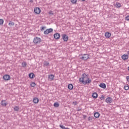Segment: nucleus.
<instances>
[{"label":"nucleus","instance_id":"f257e3e1","mask_svg":"<svg viewBox=\"0 0 129 129\" xmlns=\"http://www.w3.org/2000/svg\"><path fill=\"white\" fill-rule=\"evenodd\" d=\"M79 81L83 84H84V85L91 83V80L88 77V75H86L85 73L82 75L81 78H79Z\"/></svg>","mask_w":129,"mask_h":129},{"label":"nucleus","instance_id":"f03ea898","mask_svg":"<svg viewBox=\"0 0 129 129\" xmlns=\"http://www.w3.org/2000/svg\"><path fill=\"white\" fill-rule=\"evenodd\" d=\"M81 56L80 57V59L83 61H87L88 59H90V57H89V54H81Z\"/></svg>","mask_w":129,"mask_h":129},{"label":"nucleus","instance_id":"7ed1b4c3","mask_svg":"<svg viewBox=\"0 0 129 129\" xmlns=\"http://www.w3.org/2000/svg\"><path fill=\"white\" fill-rule=\"evenodd\" d=\"M42 41V39L40 37H35L33 39V43L34 44H40V42Z\"/></svg>","mask_w":129,"mask_h":129},{"label":"nucleus","instance_id":"20e7f679","mask_svg":"<svg viewBox=\"0 0 129 129\" xmlns=\"http://www.w3.org/2000/svg\"><path fill=\"white\" fill-rule=\"evenodd\" d=\"M34 12L36 15H39L41 13V9L39 7H35L34 8Z\"/></svg>","mask_w":129,"mask_h":129},{"label":"nucleus","instance_id":"39448f33","mask_svg":"<svg viewBox=\"0 0 129 129\" xmlns=\"http://www.w3.org/2000/svg\"><path fill=\"white\" fill-rule=\"evenodd\" d=\"M53 32V29L49 28L47 29L45 31H44V35H48V34H50V33H52Z\"/></svg>","mask_w":129,"mask_h":129},{"label":"nucleus","instance_id":"423d86ee","mask_svg":"<svg viewBox=\"0 0 129 129\" xmlns=\"http://www.w3.org/2000/svg\"><path fill=\"white\" fill-rule=\"evenodd\" d=\"M112 98L110 97H108L107 98H106L105 101L106 102V103H111L112 102Z\"/></svg>","mask_w":129,"mask_h":129},{"label":"nucleus","instance_id":"0eeeda50","mask_svg":"<svg viewBox=\"0 0 129 129\" xmlns=\"http://www.w3.org/2000/svg\"><path fill=\"white\" fill-rule=\"evenodd\" d=\"M3 79H4V80H10V79H11V76H10V75H5L4 77H3Z\"/></svg>","mask_w":129,"mask_h":129},{"label":"nucleus","instance_id":"6e6552de","mask_svg":"<svg viewBox=\"0 0 129 129\" xmlns=\"http://www.w3.org/2000/svg\"><path fill=\"white\" fill-rule=\"evenodd\" d=\"M62 39L64 42H67L68 41V36L66 34L62 35Z\"/></svg>","mask_w":129,"mask_h":129},{"label":"nucleus","instance_id":"1a4fd4ad","mask_svg":"<svg viewBox=\"0 0 129 129\" xmlns=\"http://www.w3.org/2000/svg\"><path fill=\"white\" fill-rule=\"evenodd\" d=\"M54 39L58 40L60 39V33H55L53 35Z\"/></svg>","mask_w":129,"mask_h":129},{"label":"nucleus","instance_id":"9d476101","mask_svg":"<svg viewBox=\"0 0 129 129\" xmlns=\"http://www.w3.org/2000/svg\"><path fill=\"white\" fill-rule=\"evenodd\" d=\"M121 58L123 60H127L128 59V55L123 54L121 56Z\"/></svg>","mask_w":129,"mask_h":129},{"label":"nucleus","instance_id":"9b49d317","mask_svg":"<svg viewBox=\"0 0 129 129\" xmlns=\"http://www.w3.org/2000/svg\"><path fill=\"white\" fill-rule=\"evenodd\" d=\"M105 37L108 39V38H110V37H111V34L109 32H106L105 33Z\"/></svg>","mask_w":129,"mask_h":129},{"label":"nucleus","instance_id":"f8f14e48","mask_svg":"<svg viewBox=\"0 0 129 129\" xmlns=\"http://www.w3.org/2000/svg\"><path fill=\"white\" fill-rule=\"evenodd\" d=\"M99 87H101V88L105 89V88H106V85L104 83H101L99 84Z\"/></svg>","mask_w":129,"mask_h":129},{"label":"nucleus","instance_id":"ddd939ff","mask_svg":"<svg viewBox=\"0 0 129 129\" xmlns=\"http://www.w3.org/2000/svg\"><path fill=\"white\" fill-rule=\"evenodd\" d=\"M1 103L3 105V106H7V105H8V103H7L6 100H2Z\"/></svg>","mask_w":129,"mask_h":129},{"label":"nucleus","instance_id":"4468645a","mask_svg":"<svg viewBox=\"0 0 129 129\" xmlns=\"http://www.w3.org/2000/svg\"><path fill=\"white\" fill-rule=\"evenodd\" d=\"M94 116L96 118H98V117H99V116H100V113H99V112H96L94 113Z\"/></svg>","mask_w":129,"mask_h":129},{"label":"nucleus","instance_id":"2eb2a0df","mask_svg":"<svg viewBox=\"0 0 129 129\" xmlns=\"http://www.w3.org/2000/svg\"><path fill=\"white\" fill-rule=\"evenodd\" d=\"M29 77L31 78V79H33L35 78V74L33 73H31L29 74Z\"/></svg>","mask_w":129,"mask_h":129},{"label":"nucleus","instance_id":"dca6fc26","mask_svg":"<svg viewBox=\"0 0 129 129\" xmlns=\"http://www.w3.org/2000/svg\"><path fill=\"white\" fill-rule=\"evenodd\" d=\"M33 101L34 102V103H38L39 102V98H37V97H34L33 99Z\"/></svg>","mask_w":129,"mask_h":129},{"label":"nucleus","instance_id":"f3484780","mask_svg":"<svg viewBox=\"0 0 129 129\" xmlns=\"http://www.w3.org/2000/svg\"><path fill=\"white\" fill-rule=\"evenodd\" d=\"M98 97V94H97V93L96 92H94L92 94V97L93 98H96L97 97Z\"/></svg>","mask_w":129,"mask_h":129},{"label":"nucleus","instance_id":"a211bd4d","mask_svg":"<svg viewBox=\"0 0 129 129\" xmlns=\"http://www.w3.org/2000/svg\"><path fill=\"white\" fill-rule=\"evenodd\" d=\"M55 77V76H54V75H48V78L49 79H50V80H54V78Z\"/></svg>","mask_w":129,"mask_h":129},{"label":"nucleus","instance_id":"6ab92c4d","mask_svg":"<svg viewBox=\"0 0 129 129\" xmlns=\"http://www.w3.org/2000/svg\"><path fill=\"white\" fill-rule=\"evenodd\" d=\"M68 87L70 90H72V89H73V85L72 84H70L68 85Z\"/></svg>","mask_w":129,"mask_h":129},{"label":"nucleus","instance_id":"aec40b11","mask_svg":"<svg viewBox=\"0 0 129 129\" xmlns=\"http://www.w3.org/2000/svg\"><path fill=\"white\" fill-rule=\"evenodd\" d=\"M22 66L23 68H26V66H27V62L25 61H24L22 63Z\"/></svg>","mask_w":129,"mask_h":129},{"label":"nucleus","instance_id":"412c9836","mask_svg":"<svg viewBox=\"0 0 129 129\" xmlns=\"http://www.w3.org/2000/svg\"><path fill=\"white\" fill-rule=\"evenodd\" d=\"M121 7V5L119 3H116V8H120Z\"/></svg>","mask_w":129,"mask_h":129},{"label":"nucleus","instance_id":"4be33fe9","mask_svg":"<svg viewBox=\"0 0 129 129\" xmlns=\"http://www.w3.org/2000/svg\"><path fill=\"white\" fill-rule=\"evenodd\" d=\"M14 109L15 111H19V109H20V108L19 107V106H16L14 107Z\"/></svg>","mask_w":129,"mask_h":129},{"label":"nucleus","instance_id":"5701e85b","mask_svg":"<svg viewBox=\"0 0 129 129\" xmlns=\"http://www.w3.org/2000/svg\"><path fill=\"white\" fill-rule=\"evenodd\" d=\"M59 126L62 128V129H70L69 127H65V126L63 125H59Z\"/></svg>","mask_w":129,"mask_h":129},{"label":"nucleus","instance_id":"b1692460","mask_svg":"<svg viewBox=\"0 0 129 129\" xmlns=\"http://www.w3.org/2000/svg\"><path fill=\"white\" fill-rule=\"evenodd\" d=\"M9 25H10V27H12V26L15 25V23H14L13 22L10 21L9 22Z\"/></svg>","mask_w":129,"mask_h":129},{"label":"nucleus","instance_id":"393cba45","mask_svg":"<svg viewBox=\"0 0 129 129\" xmlns=\"http://www.w3.org/2000/svg\"><path fill=\"white\" fill-rule=\"evenodd\" d=\"M124 87L125 90H128V89H129L128 85L126 84V85L124 86Z\"/></svg>","mask_w":129,"mask_h":129},{"label":"nucleus","instance_id":"a878e982","mask_svg":"<svg viewBox=\"0 0 129 129\" xmlns=\"http://www.w3.org/2000/svg\"><path fill=\"white\" fill-rule=\"evenodd\" d=\"M54 107H59V103H58L57 102H55L54 103Z\"/></svg>","mask_w":129,"mask_h":129},{"label":"nucleus","instance_id":"bb28decb","mask_svg":"<svg viewBox=\"0 0 129 129\" xmlns=\"http://www.w3.org/2000/svg\"><path fill=\"white\" fill-rule=\"evenodd\" d=\"M30 86H31V87H35V86H36V83H35L34 82H32L30 84Z\"/></svg>","mask_w":129,"mask_h":129},{"label":"nucleus","instance_id":"cd10ccee","mask_svg":"<svg viewBox=\"0 0 129 129\" xmlns=\"http://www.w3.org/2000/svg\"><path fill=\"white\" fill-rule=\"evenodd\" d=\"M71 2L74 4L77 3V0H71Z\"/></svg>","mask_w":129,"mask_h":129},{"label":"nucleus","instance_id":"c85d7f7f","mask_svg":"<svg viewBox=\"0 0 129 129\" xmlns=\"http://www.w3.org/2000/svg\"><path fill=\"white\" fill-rule=\"evenodd\" d=\"M48 14L50 16H53V15H54V13H53V11H50L49 12H48Z\"/></svg>","mask_w":129,"mask_h":129},{"label":"nucleus","instance_id":"c756f323","mask_svg":"<svg viewBox=\"0 0 129 129\" xmlns=\"http://www.w3.org/2000/svg\"><path fill=\"white\" fill-rule=\"evenodd\" d=\"M49 62L48 61H45L44 62V65L45 66H49Z\"/></svg>","mask_w":129,"mask_h":129},{"label":"nucleus","instance_id":"7c9ffc66","mask_svg":"<svg viewBox=\"0 0 129 129\" xmlns=\"http://www.w3.org/2000/svg\"><path fill=\"white\" fill-rule=\"evenodd\" d=\"M46 27L45 26H42L41 28H40V30L41 31H43L44 30V29H45Z\"/></svg>","mask_w":129,"mask_h":129},{"label":"nucleus","instance_id":"2f4dec72","mask_svg":"<svg viewBox=\"0 0 129 129\" xmlns=\"http://www.w3.org/2000/svg\"><path fill=\"white\" fill-rule=\"evenodd\" d=\"M101 100H103L104 99V96L102 95L101 97H100Z\"/></svg>","mask_w":129,"mask_h":129},{"label":"nucleus","instance_id":"473e14b6","mask_svg":"<svg viewBox=\"0 0 129 129\" xmlns=\"http://www.w3.org/2000/svg\"><path fill=\"white\" fill-rule=\"evenodd\" d=\"M88 120L90 121V120H92V117H89L88 118Z\"/></svg>","mask_w":129,"mask_h":129},{"label":"nucleus","instance_id":"72a5a7b5","mask_svg":"<svg viewBox=\"0 0 129 129\" xmlns=\"http://www.w3.org/2000/svg\"><path fill=\"white\" fill-rule=\"evenodd\" d=\"M4 24V20L1 19V25H3Z\"/></svg>","mask_w":129,"mask_h":129},{"label":"nucleus","instance_id":"f704fd0d","mask_svg":"<svg viewBox=\"0 0 129 129\" xmlns=\"http://www.w3.org/2000/svg\"><path fill=\"white\" fill-rule=\"evenodd\" d=\"M126 21H129V16H127L125 17Z\"/></svg>","mask_w":129,"mask_h":129},{"label":"nucleus","instance_id":"c9c22d12","mask_svg":"<svg viewBox=\"0 0 129 129\" xmlns=\"http://www.w3.org/2000/svg\"><path fill=\"white\" fill-rule=\"evenodd\" d=\"M126 80L128 82H129V76L126 77Z\"/></svg>","mask_w":129,"mask_h":129},{"label":"nucleus","instance_id":"e433bc0d","mask_svg":"<svg viewBox=\"0 0 129 129\" xmlns=\"http://www.w3.org/2000/svg\"><path fill=\"white\" fill-rule=\"evenodd\" d=\"M83 118L84 119H85V118H86V115H83Z\"/></svg>","mask_w":129,"mask_h":129},{"label":"nucleus","instance_id":"4c0bfd02","mask_svg":"<svg viewBox=\"0 0 129 129\" xmlns=\"http://www.w3.org/2000/svg\"><path fill=\"white\" fill-rule=\"evenodd\" d=\"M73 103H74V105H77V102H73Z\"/></svg>","mask_w":129,"mask_h":129},{"label":"nucleus","instance_id":"58836bf2","mask_svg":"<svg viewBox=\"0 0 129 129\" xmlns=\"http://www.w3.org/2000/svg\"><path fill=\"white\" fill-rule=\"evenodd\" d=\"M29 2L31 3V4H32L33 3H34V0H30Z\"/></svg>","mask_w":129,"mask_h":129},{"label":"nucleus","instance_id":"ea45409f","mask_svg":"<svg viewBox=\"0 0 129 129\" xmlns=\"http://www.w3.org/2000/svg\"><path fill=\"white\" fill-rule=\"evenodd\" d=\"M127 55H128V56H129V51H128L127 52Z\"/></svg>","mask_w":129,"mask_h":129},{"label":"nucleus","instance_id":"a19ab883","mask_svg":"<svg viewBox=\"0 0 129 129\" xmlns=\"http://www.w3.org/2000/svg\"><path fill=\"white\" fill-rule=\"evenodd\" d=\"M80 110H81V109H78L77 110L78 111H80Z\"/></svg>","mask_w":129,"mask_h":129},{"label":"nucleus","instance_id":"79ce46f5","mask_svg":"<svg viewBox=\"0 0 129 129\" xmlns=\"http://www.w3.org/2000/svg\"><path fill=\"white\" fill-rule=\"evenodd\" d=\"M82 1H83V2H84V1H85V0H82Z\"/></svg>","mask_w":129,"mask_h":129},{"label":"nucleus","instance_id":"37998d69","mask_svg":"<svg viewBox=\"0 0 129 129\" xmlns=\"http://www.w3.org/2000/svg\"><path fill=\"white\" fill-rule=\"evenodd\" d=\"M0 25H1V19H0Z\"/></svg>","mask_w":129,"mask_h":129}]
</instances>
